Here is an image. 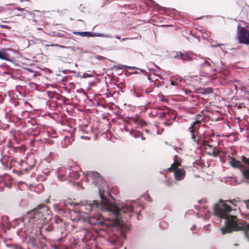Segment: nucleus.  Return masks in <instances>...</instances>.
Listing matches in <instances>:
<instances>
[{
    "label": "nucleus",
    "instance_id": "nucleus-19",
    "mask_svg": "<svg viewBox=\"0 0 249 249\" xmlns=\"http://www.w3.org/2000/svg\"><path fill=\"white\" fill-rule=\"evenodd\" d=\"M203 144L205 148H206L207 147H211L212 146L208 143V142L207 141H203Z\"/></svg>",
    "mask_w": 249,
    "mask_h": 249
},
{
    "label": "nucleus",
    "instance_id": "nucleus-33",
    "mask_svg": "<svg viewBox=\"0 0 249 249\" xmlns=\"http://www.w3.org/2000/svg\"><path fill=\"white\" fill-rule=\"evenodd\" d=\"M140 137H141V138H142V140H145V138H144V137H143V136H142V134H141V135H140Z\"/></svg>",
    "mask_w": 249,
    "mask_h": 249
},
{
    "label": "nucleus",
    "instance_id": "nucleus-42",
    "mask_svg": "<svg viewBox=\"0 0 249 249\" xmlns=\"http://www.w3.org/2000/svg\"><path fill=\"white\" fill-rule=\"evenodd\" d=\"M213 71H216V69H213Z\"/></svg>",
    "mask_w": 249,
    "mask_h": 249
},
{
    "label": "nucleus",
    "instance_id": "nucleus-30",
    "mask_svg": "<svg viewBox=\"0 0 249 249\" xmlns=\"http://www.w3.org/2000/svg\"><path fill=\"white\" fill-rule=\"evenodd\" d=\"M16 9L19 11H22L24 10V9L21 8H18Z\"/></svg>",
    "mask_w": 249,
    "mask_h": 249
},
{
    "label": "nucleus",
    "instance_id": "nucleus-21",
    "mask_svg": "<svg viewBox=\"0 0 249 249\" xmlns=\"http://www.w3.org/2000/svg\"><path fill=\"white\" fill-rule=\"evenodd\" d=\"M203 144L205 148H206L207 147H211L212 146L208 143V142L207 141H203Z\"/></svg>",
    "mask_w": 249,
    "mask_h": 249
},
{
    "label": "nucleus",
    "instance_id": "nucleus-12",
    "mask_svg": "<svg viewBox=\"0 0 249 249\" xmlns=\"http://www.w3.org/2000/svg\"><path fill=\"white\" fill-rule=\"evenodd\" d=\"M4 51V49H2V51H0V59L8 61H10L11 60L9 58V55L7 53H4L3 52Z\"/></svg>",
    "mask_w": 249,
    "mask_h": 249
},
{
    "label": "nucleus",
    "instance_id": "nucleus-28",
    "mask_svg": "<svg viewBox=\"0 0 249 249\" xmlns=\"http://www.w3.org/2000/svg\"><path fill=\"white\" fill-rule=\"evenodd\" d=\"M132 39V38H122V41H124V40H127V39Z\"/></svg>",
    "mask_w": 249,
    "mask_h": 249
},
{
    "label": "nucleus",
    "instance_id": "nucleus-26",
    "mask_svg": "<svg viewBox=\"0 0 249 249\" xmlns=\"http://www.w3.org/2000/svg\"><path fill=\"white\" fill-rule=\"evenodd\" d=\"M222 45V44H214V45H212L211 46L212 47H217V46H221Z\"/></svg>",
    "mask_w": 249,
    "mask_h": 249
},
{
    "label": "nucleus",
    "instance_id": "nucleus-24",
    "mask_svg": "<svg viewBox=\"0 0 249 249\" xmlns=\"http://www.w3.org/2000/svg\"><path fill=\"white\" fill-rule=\"evenodd\" d=\"M171 84L172 85V86H175V85H177L178 84L177 82H174V81H171Z\"/></svg>",
    "mask_w": 249,
    "mask_h": 249
},
{
    "label": "nucleus",
    "instance_id": "nucleus-40",
    "mask_svg": "<svg viewBox=\"0 0 249 249\" xmlns=\"http://www.w3.org/2000/svg\"><path fill=\"white\" fill-rule=\"evenodd\" d=\"M163 26L167 27V26H169V25H163Z\"/></svg>",
    "mask_w": 249,
    "mask_h": 249
},
{
    "label": "nucleus",
    "instance_id": "nucleus-37",
    "mask_svg": "<svg viewBox=\"0 0 249 249\" xmlns=\"http://www.w3.org/2000/svg\"><path fill=\"white\" fill-rule=\"evenodd\" d=\"M213 154H214L215 156H216L217 155V154L215 153L214 151H213Z\"/></svg>",
    "mask_w": 249,
    "mask_h": 249
},
{
    "label": "nucleus",
    "instance_id": "nucleus-10",
    "mask_svg": "<svg viewBox=\"0 0 249 249\" xmlns=\"http://www.w3.org/2000/svg\"><path fill=\"white\" fill-rule=\"evenodd\" d=\"M175 57L187 61H191L193 59V54L190 53H180L179 54L176 55Z\"/></svg>",
    "mask_w": 249,
    "mask_h": 249
},
{
    "label": "nucleus",
    "instance_id": "nucleus-9",
    "mask_svg": "<svg viewBox=\"0 0 249 249\" xmlns=\"http://www.w3.org/2000/svg\"><path fill=\"white\" fill-rule=\"evenodd\" d=\"M200 123L199 121H196L194 122L191 125L190 127H189V130L190 133L191 134L192 139L194 140V141H196V130L197 129L199 126L198 124Z\"/></svg>",
    "mask_w": 249,
    "mask_h": 249
},
{
    "label": "nucleus",
    "instance_id": "nucleus-13",
    "mask_svg": "<svg viewBox=\"0 0 249 249\" xmlns=\"http://www.w3.org/2000/svg\"><path fill=\"white\" fill-rule=\"evenodd\" d=\"M0 161L3 166H8V165H7L8 157H3L2 158H1L0 159Z\"/></svg>",
    "mask_w": 249,
    "mask_h": 249
},
{
    "label": "nucleus",
    "instance_id": "nucleus-32",
    "mask_svg": "<svg viewBox=\"0 0 249 249\" xmlns=\"http://www.w3.org/2000/svg\"><path fill=\"white\" fill-rule=\"evenodd\" d=\"M2 219L3 220H5H5H7V216H3V217H2Z\"/></svg>",
    "mask_w": 249,
    "mask_h": 249
},
{
    "label": "nucleus",
    "instance_id": "nucleus-14",
    "mask_svg": "<svg viewBox=\"0 0 249 249\" xmlns=\"http://www.w3.org/2000/svg\"><path fill=\"white\" fill-rule=\"evenodd\" d=\"M30 160H31V163L30 164H29V167L30 168H32L35 165V160L33 159L30 160L29 158H28L27 160V163H29Z\"/></svg>",
    "mask_w": 249,
    "mask_h": 249
},
{
    "label": "nucleus",
    "instance_id": "nucleus-25",
    "mask_svg": "<svg viewBox=\"0 0 249 249\" xmlns=\"http://www.w3.org/2000/svg\"><path fill=\"white\" fill-rule=\"evenodd\" d=\"M208 214H206L205 217H204V219H207L209 218V212H208Z\"/></svg>",
    "mask_w": 249,
    "mask_h": 249
},
{
    "label": "nucleus",
    "instance_id": "nucleus-39",
    "mask_svg": "<svg viewBox=\"0 0 249 249\" xmlns=\"http://www.w3.org/2000/svg\"><path fill=\"white\" fill-rule=\"evenodd\" d=\"M40 187L41 188H43V186L41 184L40 185Z\"/></svg>",
    "mask_w": 249,
    "mask_h": 249
},
{
    "label": "nucleus",
    "instance_id": "nucleus-31",
    "mask_svg": "<svg viewBox=\"0 0 249 249\" xmlns=\"http://www.w3.org/2000/svg\"><path fill=\"white\" fill-rule=\"evenodd\" d=\"M200 202L201 203H206V200L205 199H202V200H200Z\"/></svg>",
    "mask_w": 249,
    "mask_h": 249
},
{
    "label": "nucleus",
    "instance_id": "nucleus-3",
    "mask_svg": "<svg viewBox=\"0 0 249 249\" xmlns=\"http://www.w3.org/2000/svg\"><path fill=\"white\" fill-rule=\"evenodd\" d=\"M50 213L48 207L41 204L30 212L27 218L31 225L39 228L43 224L45 220L47 218L46 216H49Z\"/></svg>",
    "mask_w": 249,
    "mask_h": 249
},
{
    "label": "nucleus",
    "instance_id": "nucleus-6",
    "mask_svg": "<svg viewBox=\"0 0 249 249\" xmlns=\"http://www.w3.org/2000/svg\"><path fill=\"white\" fill-rule=\"evenodd\" d=\"M237 38L240 43L249 44V32L244 27L237 28Z\"/></svg>",
    "mask_w": 249,
    "mask_h": 249
},
{
    "label": "nucleus",
    "instance_id": "nucleus-17",
    "mask_svg": "<svg viewBox=\"0 0 249 249\" xmlns=\"http://www.w3.org/2000/svg\"><path fill=\"white\" fill-rule=\"evenodd\" d=\"M92 76H93L92 74H91L90 73L85 72L83 74L82 77L86 78H88V77H91Z\"/></svg>",
    "mask_w": 249,
    "mask_h": 249
},
{
    "label": "nucleus",
    "instance_id": "nucleus-20",
    "mask_svg": "<svg viewBox=\"0 0 249 249\" xmlns=\"http://www.w3.org/2000/svg\"><path fill=\"white\" fill-rule=\"evenodd\" d=\"M203 144L205 148H206L207 147H211L212 146L208 143V142L207 141H203Z\"/></svg>",
    "mask_w": 249,
    "mask_h": 249
},
{
    "label": "nucleus",
    "instance_id": "nucleus-7",
    "mask_svg": "<svg viewBox=\"0 0 249 249\" xmlns=\"http://www.w3.org/2000/svg\"><path fill=\"white\" fill-rule=\"evenodd\" d=\"M57 177L60 180H63L66 179L67 177L77 179L79 177V175L76 172L71 173L69 169H67L65 168H61L59 169Z\"/></svg>",
    "mask_w": 249,
    "mask_h": 249
},
{
    "label": "nucleus",
    "instance_id": "nucleus-18",
    "mask_svg": "<svg viewBox=\"0 0 249 249\" xmlns=\"http://www.w3.org/2000/svg\"><path fill=\"white\" fill-rule=\"evenodd\" d=\"M245 204L247 208V211L246 212V214L249 215V200Z\"/></svg>",
    "mask_w": 249,
    "mask_h": 249
},
{
    "label": "nucleus",
    "instance_id": "nucleus-41",
    "mask_svg": "<svg viewBox=\"0 0 249 249\" xmlns=\"http://www.w3.org/2000/svg\"><path fill=\"white\" fill-rule=\"evenodd\" d=\"M60 47H62V48H64V47H64V46H60Z\"/></svg>",
    "mask_w": 249,
    "mask_h": 249
},
{
    "label": "nucleus",
    "instance_id": "nucleus-5",
    "mask_svg": "<svg viewBox=\"0 0 249 249\" xmlns=\"http://www.w3.org/2000/svg\"><path fill=\"white\" fill-rule=\"evenodd\" d=\"M179 160L177 156H174V162L171 165L168 170L171 171H175L174 176L176 180L180 181L182 180L185 176V171L183 169H177L178 166H180Z\"/></svg>",
    "mask_w": 249,
    "mask_h": 249
},
{
    "label": "nucleus",
    "instance_id": "nucleus-2",
    "mask_svg": "<svg viewBox=\"0 0 249 249\" xmlns=\"http://www.w3.org/2000/svg\"><path fill=\"white\" fill-rule=\"evenodd\" d=\"M213 210L215 215L225 220V227L220 228L222 234L244 230L247 237H249V224L238 219L236 216L230 214L231 208L224 200L220 199L215 204Z\"/></svg>",
    "mask_w": 249,
    "mask_h": 249
},
{
    "label": "nucleus",
    "instance_id": "nucleus-1",
    "mask_svg": "<svg viewBox=\"0 0 249 249\" xmlns=\"http://www.w3.org/2000/svg\"><path fill=\"white\" fill-rule=\"evenodd\" d=\"M86 180H91L92 182L98 185L99 194L101 198V204L97 201H86L81 202V207H84L86 213L93 212L94 213L91 214L89 216L88 221L90 224L95 225L99 224L103 225L104 222L101 219L102 215L98 213L100 210L105 211L112 215L113 217L107 218L108 220H112L114 225H118L120 223L122 213L130 214L133 212H140L142 206L137 201H126L118 203L110 202L105 196V191L110 196V193L107 190V186L106 180L103 179L99 174L96 172H87Z\"/></svg>",
    "mask_w": 249,
    "mask_h": 249
},
{
    "label": "nucleus",
    "instance_id": "nucleus-29",
    "mask_svg": "<svg viewBox=\"0 0 249 249\" xmlns=\"http://www.w3.org/2000/svg\"><path fill=\"white\" fill-rule=\"evenodd\" d=\"M196 229V226H195V225H194V226H193L191 228V230L192 231H194V230H195Z\"/></svg>",
    "mask_w": 249,
    "mask_h": 249
},
{
    "label": "nucleus",
    "instance_id": "nucleus-35",
    "mask_svg": "<svg viewBox=\"0 0 249 249\" xmlns=\"http://www.w3.org/2000/svg\"><path fill=\"white\" fill-rule=\"evenodd\" d=\"M115 37L117 39H121V37L120 36H115Z\"/></svg>",
    "mask_w": 249,
    "mask_h": 249
},
{
    "label": "nucleus",
    "instance_id": "nucleus-38",
    "mask_svg": "<svg viewBox=\"0 0 249 249\" xmlns=\"http://www.w3.org/2000/svg\"><path fill=\"white\" fill-rule=\"evenodd\" d=\"M211 63H212L213 64H214L215 65V63H213L212 61H211Z\"/></svg>",
    "mask_w": 249,
    "mask_h": 249
},
{
    "label": "nucleus",
    "instance_id": "nucleus-15",
    "mask_svg": "<svg viewBox=\"0 0 249 249\" xmlns=\"http://www.w3.org/2000/svg\"><path fill=\"white\" fill-rule=\"evenodd\" d=\"M8 247L10 248L11 249H21V248L18 245H7Z\"/></svg>",
    "mask_w": 249,
    "mask_h": 249
},
{
    "label": "nucleus",
    "instance_id": "nucleus-8",
    "mask_svg": "<svg viewBox=\"0 0 249 249\" xmlns=\"http://www.w3.org/2000/svg\"><path fill=\"white\" fill-rule=\"evenodd\" d=\"M74 34L76 35H80L81 36L85 37H90L94 36V35L89 32H74ZM95 36H98L102 37H106V38H110L111 36L110 35H105V34H98L97 35H95Z\"/></svg>",
    "mask_w": 249,
    "mask_h": 249
},
{
    "label": "nucleus",
    "instance_id": "nucleus-4",
    "mask_svg": "<svg viewBox=\"0 0 249 249\" xmlns=\"http://www.w3.org/2000/svg\"><path fill=\"white\" fill-rule=\"evenodd\" d=\"M242 160L245 165H242L240 161L232 158H231L229 163L233 168L240 169L244 178L246 179H249V158L242 156Z\"/></svg>",
    "mask_w": 249,
    "mask_h": 249
},
{
    "label": "nucleus",
    "instance_id": "nucleus-23",
    "mask_svg": "<svg viewBox=\"0 0 249 249\" xmlns=\"http://www.w3.org/2000/svg\"><path fill=\"white\" fill-rule=\"evenodd\" d=\"M227 201L230 202L231 203L232 205H233L234 206L236 205L235 202H236V201H235L234 200H227Z\"/></svg>",
    "mask_w": 249,
    "mask_h": 249
},
{
    "label": "nucleus",
    "instance_id": "nucleus-36",
    "mask_svg": "<svg viewBox=\"0 0 249 249\" xmlns=\"http://www.w3.org/2000/svg\"><path fill=\"white\" fill-rule=\"evenodd\" d=\"M10 142H11V141H9V144H8V146L9 147H11V144H10Z\"/></svg>",
    "mask_w": 249,
    "mask_h": 249
},
{
    "label": "nucleus",
    "instance_id": "nucleus-11",
    "mask_svg": "<svg viewBox=\"0 0 249 249\" xmlns=\"http://www.w3.org/2000/svg\"><path fill=\"white\" fill-rule=\"evenodd\" d=\"M199 81L202 85H206L208 82L211 81V78L207 74L205 73L200 75V77L199 78Z\"/></svg>",
    "mask_w": 249,
    "mask_h": 249
},
{
    "label": "nucleus",
    "instance_id": "nucleus-16",
    "mask_svg": "<svg viewBox=\"0 0 249 249\" xmlns=\"http://www.w3.org/2000/svg\"><path fill=\"white\" fill-rule=\"evenodd\" d=\"M130 134H131L135 138H138L140 137L141 134L139 132H137L136 133L133 134V132L131 131L130 132Z\"/></svg>",
    "mask_w": 249,
    "mask_h": 249
},
{
    "label": "nucleus",
    "instance_id": "nucleus-22",
    "mask_svg": "<svg viewBox=\"0 0 249 249\" xmlns=\"http://www.w3.org/2000/svg\"><path fill=\"white\" fill-rule=\"evenodd\" d=\"M211 66L210 63L207 60H204V62L201 64L202 66Z\"/></svg>",
    "mask_w": 249,
    "mask_h": 249
},
{
    "label": "nucleus",
    "instance_id": "nucleus-27",
    "mask_svg": "<svg viewBox=\"0 0 249 249\" xmlns=\"http://www.w3.org/2000/svg\"><path fill=\"white\" fill-rule=\"evenodd\" d=\"M4 11V8L2 6H0V13L3 12Z\"/></svg>",
    "mask_w": 249,
    "mask_h": 249
},
{
    "label": "nucleus",
    "instance_id": "nucleus-34",
    "mask_svg": "<svg viewBox=\"0 0 249 249\" xmlns=\"http://www.w3.org/2000/svg\"><path fill=\"white\" fill-rule=\"evenodd\" d=\"M70 205H77L78 204L77 203H71Z\"/></svg>",
    "mask_w": 249,
    "mask_h": 249
}]
</instances>
